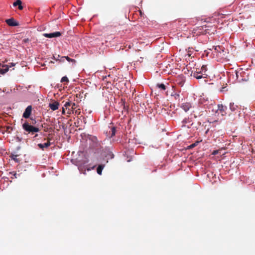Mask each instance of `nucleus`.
<instances>
[{
  "label": "nucleus",
  "mask_w": 255,
  "mask_h": 255,
  "mask_svg": "<svg viewBox=\"0 0 255 255\" xmlns=\"http://www.w3.org/2000/svg\"><path fill=\"white\" fill-rule=\"evenodd\" d=\"M22 128L25 131L28 132V133H31L33 134L34 132H37L39 131V129L38 128L33 127L27 121H25L22 124Z\"/></svg>",
  "instance_id": "1"
},
{
  "label": "nucleus",
  "mask_w": 255,
  "mask_h": 255,
  "mask_svg": "<svg viewBox=\"0 0 255 255\" xmlns=\"http://www.w3.org/2000/svg\"><path fill=\"white\" fill-rule=\"evenodd\" d=\"M64 107L67 110V114H71L74 113V110L77 108L78 106L75 103L69 101L66 102L64 105Z\"/></svg>",
  "instance_id": "2"
},
{
  "label": "nucleus",
  "mask_w": 255,
  "mask_h": 255,
  "mask_svg": "<svg viewBox=\"0 0 255 255\" xmlns=\"http://www.w3.org/2000/svg\"><path fill=\"white\" fill-rule=\"evenodd\" d=\"M88 139L91 142V145L93 147H98L101 146V141L98 140L96 136L93 135H89Z\"/></svg>",
  "instance_id": "3"
},
{
  "label": "nucleus",
  "mask_w": 255,
  "mask_h": 255,
  "mask_svg": "<svg viewBox=\"0 0 255 255\" xmlns=\"http://www.w3.org/2000/svg\"><path fill=\"white\" fill-rule=\"evenodd\" d=\"M32 109V108L31 106H27L23 114L22 117L25 119L29 118L31 114Z\"/></svg>",
  "instance_id": "4"
},
{
  "label": "nucleus",
  "mask_w": 255,
  "mask_h": 255,
  "mask_svg": "<svg viewBox=\"0 0 255 255\" xmlns=\"http://www.w3.org/2000/svg\"><path fill=\"white\" fill-rule=\"evenodd\" d=\"M61 35V33L59 31H56L53 33H44L43 36L47 38H53V37H59Z\"/></svg>",
  "instance_id": "5"
},
{
  "label": "nucleus",
  "mask_w": 255,
  "mask_h": 255,
  "mask_svg": "<svg viewBox=\"0 0 255 255\" xmlns=\"http://www.w3.org/2000/svg\"><path fill=\"white\" fill-rule=\"evenodd\" d=\"M207 76V74H203L201 71L195 72L193 73V76L197 79H200L202 78H206Z\"/></svg>",
  "instance_id": "6"
},
{
  "label": "nucleus",
  "mask_w": 255,
  "mask_h": 255,
  "mask_svg": "<svg viewBox=\"0 0 255 255\" xmlns=\"http://www.w3.org/2000/svg\"><path fill=\"white\" fill-rule=\"evenodd\" d=\"M78 169L81 173H83L84 174H86V170L88 171L90 170V169L88 168L84 164H78Z\"/></svg>",
  "instance_id": "7"
},
{
  "label": "nucleus",
  "mask_w": 255,
  "mask_h": 255,
  "mask_svg": "<svg viewBox=\"0 0 255 255\" xmlns=\"http://www.w3.org/2000/svg\"><path fill=\"white\" fill-rule=\"evenodd\" d=\"M6 23L11 26H15L18 25V23L14 20L13 18L7 19L5 20Z\"/></svg>",
  "instance_id": "8"
},
{
  "label": "nucleus",
  "mask_w": 255,
  "mask_h": 255,
  "mask_svg": "<svg viewBox=\"0 0 255 255\" xmlns=\"http://www.w3.org/2000/svg\"><path fill=\"white\" fill-rule=\"evenodd\" d=\"M9 70L8 66L0 64V74H4Z\"/></svg>",
  "instance_id": "9"
},
{
  "label": "nucleus",
  "mask_w": 255,
  "mask_h": 255,
  "mask_svg": "<svg viewBox=\"0 0 255 255\" xmlns=\"http://www.w3.org/2000/svg\"><path fill=\"white\" fill-rule=\"evenodd\" d=\"M59 104L57 102H54L52 103H50L49 105V108L53 111L57 110L59 108Z\"/></svg>",
  "instance_id": "10"
},
{
  "label": "nucleus",
  "mask_w": 255,
  "mask_h": 255,
  "mask_svg": "<svg viewBox=\"0 0 255 255\" xmlns=\"http://www.w3.org/2000/svg\"><path fill=\"white\" fill-rule=\"evenodd\" d=\"M227 110V107L223 106V105H218V110L220 112V113L222 114V115H224L226 114L225 111Z\"/></svg>",
  "instance_id": "11"
},
{
  "label": "nucleus",
  "mask_w": 255,
  "mask_h": 255,
  "mask_svg": "<svg viewBox=\"0 0 255 255\" xmlns=\"http://www.w3.org/2000/svg\"><path fill=\"white\" fill-rule=\"evenodd\" d=\"M191 107V104L188 103H183L181 106L182 109L185 111L187 112Z\"/></svg>",
  "instance_id": "12"
},
{
  "label": "nucleus",
  "mask_w": 255,
  "mask_h": 255,
  "mask_svg": "<svg viewBox=\"0 0 255 255\" xmlns=\"http://www.w3.org/2000/svg\"><path fill=\"white\" fill-rule=\"evenodd\" d=\"M207 27L208 26L205 24L199 27L198 29L199 30H201V33H202V34H206L207 33H208V32L207 31L208 30V29L207 28Z\"/></svg>",
  "instance_id": "13"
},
{
  "label": "nucleus",
  "mask_w": 255,
  "mask_h": 255,
  "mask_svg": "<svg viewBox=\"0 0 255 255\" xmlns=\"http://www.w3.org/2000/svg\"><path fill=\"white\" fill-rule=\"evenodd\" d=\"M13 5L14 6H18V9L20 10H22L23 9V6H22V2L20 0H16L15 2H13Z\"/></svg>",
  "instance_id": "14"
},
{
  "label": "nucleus",
  "mask_w": 255,
  "mask_h": 255,
  "mask_svg": "<svg viewBox=\"0 0 255 255\" xmlns=\"http://www.w3.org/2000/svg\"><path fill=\"white\" fill-rule=\"evenodd\" d=\"M51 144V143L49 141H48L47 142L44 143L43 144L39 143L38 146L42 149H43L44 147H48Z\"/></svg>",
  "instance_id": "15"
},
{
  "label": "nucleus",
  "mask_w": 255,
  "mask_h": 255,
  "mask_svg": "<svg viewBox=\"0 0 255 255\" xmlns=\"http://www.w3.org/2000/svg\"><path fill=\"white\" fill-rule=\"evenodd\" d=\"M104 167H105L104 164H101L98 166V167L97 168V172L98 174H99V175L102 174V170L104 169Z\"/></svg>",
  "instance_id": "16"
},
{
  "label": "nucleus",
  "mask_w": 255,
  "mask_h": 255,
  "mask_svg": "<svg viewBox=\"0 0 255 255\" xmlns=\"http://www.w3.org/2000/svg\"><path fill=\"white\" fill-rule=\"evenodd\" d=\"M238 108L237 105H235L234 103H230V109L232 111H235Z\"/></svg>",
  "instance_id": "17"
},
{
  "label": "nucleus",
  "mask_w": 255,
  "mask_h": 255,
  "mask_svg": "<svg viewBox=\"0 0 255 255\" xmlns=\"http://www.w3.org/2000/svg\"><path fill=\"white\" fill-rule=\"evenodd\" d=\"M214 49L216 51L221 53L224 51V48L221 46H216Z\"/></svg>",
  "instance_id": "18"
},
{
  "label": "nucleus",
  "mask_w": 255,
  "mask_h": 255,
  "mask_svg": "<svg viewBox=\"0 0 255 255\" xmlns=\"http://www.w3.org/2000/svg\"><path fill=\"white\" fill-rule=\"evenodd\" d=\"M17 156H18V155L13 154H11L10 156V157H11V158L12 159H13L15 161L18 162L20 161V160L17 158Z\"/></svg>",
  "instance_id": "19"
},
{
  "label": "nucleus",
  "mask_w": 255,
  "mask_h": 255,
  "mask_svg": "<svg viewBox=\"0 0 255 255\" xmlns=\"http://www.w3.org/2000/svg\"><path fill=\"white\" fill-rule=\"evenodd\" d=\"M156 87L163 90H165L166 89V86L163 83L157 84L156 85Z\"/></svg>",
  "instance_id": "20"
},
{
  "label": "nucleus",
  "mask_w": 255,
  "mask_h": 255,
  "mask_svg": "<svg viewBox=\"0 0 255 255\" xmlns=\"http://www.w3.org/2000/svg\"><path fill=\"white\" fill-rule=\"evenodd\" d=\"M66 82L67 83L69 82V79L66 76L63 77L61 79V82L63 83Z\"/></svg>",
  "instance_id": "21"
},
{
  "label": "nucleus",
  "mask_w": 255,
  "mask_h": 255,
  "mask_svg": "<svg viewBox=\"0 0 255 255\" xmlns=\"http://www.w3.org/2000/svg\"><path fill=\"white\" fill-rule=\"evenodd\" d=\"M207 70V68L206 65H203L201 67V72L205 73Z\"/></svg>",
  "instance_id": "22"
},
{
  "label": "nucleus",
  "mask_w": 255,
  "mask_h": 255,
  "mask_svg": "<svg viewBox=\"0 0 255 255\" xmlns=\"http://www.w3.org/2000/svg\"><path fill=\"white\" fill-rule=\"evenodd\" d=\"M116 133V128L113 127L111 129V137H113L115 135Z\"/></svg>",
  "instance_id": "23"
},
{
  "label": "nucleus",
  "mask_w": 255,
  "mask_h": 255,
  "mask_svg": "<svg viewBox=\"0 0 255 255\" xmlns=\"http://www.w3.org/2000/svg\"><path fill=\"white\" fill-rule=\"evenodd\" d=\"M200 142V141H196L195 142H194V143H192V144H191L190 145V148H193V147H195L196 146H197L198 143Z\"/></svg>",
  "instance_id": "24"
},
{
  "label": "nucleus",
  "mask_w": 255,
  "mask_h": 255,
  "mask_svg": "<svg viewBox=\"0 0 255 255\" xmlns=\"http://www.w3.org/2000/svg\"><path fill=\"white\" fill-rule=\"evenodd\" d=\"M62 58H65L68 61L71 62V61H75L74 59H71L68 56H64L62 57Z\"/></svg>",
  "instance_id": "25"
},
{
  "label": "nucleus",
  "mask_w": 255,
  "mask_h": 255,
  "mask_svg": "<svg viewBox=\"0 0 255 255\" xmlns=\"http://www.w3.org/2000/svg\"><path fill=\"white\" fill-rule=\"evenodd\" d=\"M174 97H175V99L177 100V99H179V97H180V95L179 94H177V93H175V94L174 95Z\"/></svg>",
  "instance_id": "26"
},
{
  "label": "nucleus",
  "mask_w": 255,
  "mask_h": 255,
  "mask_svg": "<svg viewBox=\"0 0 255 255\" xmlns=\"http://www.w3.org/2000/svg\"><path fill=\"white\" fill-rule=\"evenodd\" d=\"M10 174H11L13 175L14 177L16 178H17V176H16V173L15 172H10Z\"/></svg>",
  "instance_id": "27"
},
{
  "label": "nucleus",
  "mask_w": 255,
  "mask_h": 255,
  "mask_svg": "<svg viewBox=\"0 0 255 255\" xmlns=\"http://www.w3.org/2000/svg\"><path fill=\"white\" fill-rule=\"evenodd\" d=\"M79 110H80V109H76V110H74V112H75L76 114H80V112L79 111Z\"/></svg>",
  "instance_id": "28"
},
{
  "label": "nucleus",
  "mask_w": 255,
  "mask_h": 255,
  "mask_svg": "<svg viewBox=\"0 0 255 255\" xmlns=\"http://www.w3.org/2000/svg\"><path fill=\"white\" fill-rule=\"evenodd\" d=\"M29 41V39L28 38H25L23 40V42L24 43L27 42Z\"/></svg>",
  "instance_id": "29"
},
{
  "label": "nucleus",
  "mask_w": 255,
  "mask_h": 255,
  "mask_svg": "<svg viewBox=\"0 0 255 255\" xmlns=\"http://www.w3.org/2000/svg\"><path fill=\"white\" fill-rule=\"evenodd\" d=\"M218 153V150H214L213 152V155H216L217 154V153Z\"/></svg>",
  "instance_id": "30"
},
{
  "label": "nucleus",
  "mask_w": 255,
  "mask_h": 255,
  "mask_svg": "<svg viewBox=\"0 0 255 255\" xmlns=\"http://www.w3.org/2000/svg\"><path fill=\"white\" fill-rule=\"evenodd\" d=\"M31 120L32 121V124H35L36 123V121L34 119L31 118Z\"/></svg>",
  "instance_id": "31"
},
{
  "label": "nucleus",
  "mask_w": 255,
  "mask_h": 255,
  "mask_svg": "<svg viewBox=\"0 0 255 255\" xmlns=\"http://www.w3.org/2000/svg\"><path fill=\"white\" fill-rule=\"evenodd\" d=\"M236 75H237V79H238V80L239 81H244V79H239V78H238V73H236Z\"/></svg>",
  "instance_id": "32"
},
{
  "label": "nucleus",
  "mask_w": 255,
  "mask_h": 255,
  "mask_svg": "<svg viewBox=\"0 0 255 255\" xmlns=\"http://www.w3.org/2000/svg\"><path fill=\"white\" fill-rule=\"evenodd\" d=\"M65 113V109H64V108L63 107V108H62V114H64Z\"/></svg>",
  "instance_id": "33"
},
{
  "label": "nucleus",
  "mask_w": 255,
  "mask_h": 255,
  "mask_svg": "<svg viewBox=\"0 0 255 255\" xmlns=\"http://www.w3.org/2000/svg\"><path fill=\"white\" fill-rule=\"evenodd\" d=\"M14 65H15L14 63H10V66H9V67L13 66Z\"/></svg>",
  "instance_id": "34"
},
{
  "label": "nucleus",
  "mask_w": 255,
  "mask_h": 255,
  "mask_svg": "<svg viewBox=\"0 0 255 255\" xmlns=\"http://www.w3.org/2000/svg\"><path fill=\"white\" fill-rule=\"evenodd\" d=\"M188 55L189 56H191V54H190L189 53H188Z\"/></svg>",
  "instance_id": "35"
}]
</instances>
